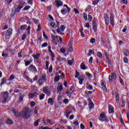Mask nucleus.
Wrapping results in <instances>:
<instances>
[{"label": "nucleus", "instance_id": "obj_1", "mask_svg": "<svg viewBox=\"0 0 129 129\" xmlns=\"http://www.w3.org/2000/svg\"><path fill=\"white\" fill-rule=\"evenodd\" d=\"M33 111L32 109L29 110L28 107H26L24 108V109L21 112L20 115L21 117H23L24 118H30L31 115H30V113Z\"/></svg>", "mask_w": 129, "mask_h": 129}, {"label": "nucleus", "instance_id": "obj_2", "mask_svg": "<svg viewBox=\"0 0 129 129\" xmlns=\"http://www.w3.org/2000/svg\"><path fill=\"white\" fill-rule=\"evenodd\" d=\"M2 95L4 98V100L3 101V103H6L7 102L8 99L9 98V92H3L1 93Z\"/></svg>", "mask_w": 129, "mask_h": 129}, {"label": "nucleus", "instance_id": "obj_3", "mask_svg": "<svg viewBox=\"0 0 129 129\" xmlns=\"http://www.w3.org/2000/svg\"><path fill=\"white\" fill-rule=\"evenodd\" d=\"M12 33H13V29L9 28L7 32L6 33V38L7 39H10V37H11V35H12Z\"/></svg>", "mask_w": 129, "mask_h": 129}, {"label": "nucleus", "instance_id": "obj_4", "mask_svg": "<svg viewBox=\"0 0 129 129\" xmlns=\"http://www.w3.org/2000/svg\"><path fill=\"white\" fill-rule=\"evenodd\" d=\"M24 4H26V3H21L17 8L15 9V13H19L20 11H21V9H23V5H24Z\"/></svg>", "mask_w": 129, "mask_h": 129}, {"label": "nucleus", "instance_id": "obj_5", "mask_svg": "<svg viewBox=\"0 0 129 129\" xmlns=\"http://www.w3.org/2000/svg\"><path fill=\"white\" fill-rule=\"evenodd\" d=\"M110 78H112V79H116V75L115 74V73H113L112 74V76L110 75L109 76V82H110V83H111L112 82V81L111 80H110Z\"/></svg>", "mask_w": 129, "mask_h": 129}, {"label": "nucleus", "instance_id": "obj_6", "mask_svg": "<svg viewBox=\"0 0 129 129\" xmlns=\"http://www.w3.org/2000/svg\"><path fill=\"white\" fill-rule=\"evenodd\" d=\"M110 22L111 25L114 26V19H113V15L112 13L110 14Z\"/></svg>", "mask_w": 129, "mask_h": 129}, {"label": "nucleus", "instance_id": "obj_7", "mask_svg": "<svg viewBox=\"0 0 129 129\" xmlns=\"http://www.w3.org/2000/svg\"><path fill=\"white\" fill-rule=\"evenodd\" d=\"M28 70L30 71H34V72H37V69H36V67L34 66L33 64H31L30 66L28 68Z\"/></svg>", "mask_w": 129, "mask_h": 129}, {"label": "nucleus", "instance_id": "obj_8", "mask_svg": "<svg viewBox=\"0 0 129 129\" xmlns=\"http://www.w3.org/2000/svg\"><path fill=\"white\" fill-rule=\"evenodd\" d=\"M55 2L56 4V7L57 8H59V7H61V6H63V2L60 0H55Z\"/></svg>", "mask_w": 129, "mask_h": 129}, {"label": "nucleus", "instance_id": "obj_9", "mask_svg": "<svg viewBox=\"0 0 129 129\" xmlns=\"http://www.w3.org/2000/svg\"><path fill=\"white\" fill-rule=\"evenodd\" d=\"M69 52H73V48L72 47V42H69Z\"/></svg>", "mask_w": 129, "mask_h": 129}, {"label": "nucleus", "instance_id": "obj_10", "mask_svg": "<svg viewBox=\"0 0 129 129\" xmlns=\"http://www.w3.org/2000/svg\"><path fill=\"white\" fill-rule=\"evenodd\" d=\"M43 91L44 92V93H45V94H46L47 95V96H50V95H51V93L50 92H49V91L48 90V89L47 88H44L43 89Z\"/></svg>", "mask_w": 129, "mask_h": 129}, {"label": "nucleus", "instance_id": "obj_11", "mask_svg": "<svg viewBox=\"0 0 129 129\" xmlns=\"http://www.w3.org/2000/svg\"><path fill=\"white\" fill-rule=\"evenodd\" d=\"M105 19V23L107 26H108V24H109V21H108V16L107 14H106L104 17Z\"/></svg>", "mask_w": 129, "mask_h": 129}, {"label": "nucleus", "instance_id": "obj_12", "mask_svg": "<svg viewBox=\"0 0 129 129\" xmlns=\"http://www.w3.org/2000/svg\"><path fill=\"white\" fill-rule=\"evenodd\" d=\"M105 115H104V114H103V113H101V114H100V116H99V120L100 121H103V119H104V118H105Z\"/></svg>", "mask_w": 129, "mask_h": 129}, {"label": "nucleus", "instance_id": "obj_13", "mask_svg": "<svg viewBox=\"0 0 129 129\" xmlns=\"http://www.w3.org/2000/svg\"><path fill=\"white\" fill-rule=\"evenodd\" d=\"M40 79L43 81H47V78L46 77V74H43L40 77Z\"/></svg>", "mask_w": 129, "mask_h": 129}, {"label": "nucleus", "instance_id": "obj_14", "mask_svg": "<svg viewBox=\"0 0 129 129\" xmlns=\"http://www.w3.org/2000/svg\"><path fill=\"white\" fill-rule=\"evenodd\" d=\"M83 76H81L79 78V83L81 85L82 84L83 82V80H84Z\"/></svg>", "mask_w": 129, "mask_h": 129}, {"label": "nucleus", "instance_id": "obj_15", "mask_svg": "<svg viewBox=\"0 0 129 129\" xmlns=\"http://www.w3.org/2000/svg\"><path fill=\"white\" fill-rule=\"evenodd\" d=\"M38 94L37 93H34L29 95L30 98H34V97H37Z\"/></svg>", "mask_w": 129, "mask_h": 129}, {"label": "nucleus", "instance_id": "obj_16", "mask_svg": "<svg viewBox=\"0 0 129 129\" xmlns=\"http://www.w3.org/2000/svg\"><path fill=\"white\" fill-rule=\"evenodd\" d=\"M89 101H90L89 102V108L90 109L93 108V107L94 106V104H93V103H92V101H91V100L90 99H89Z\"/></svg>", "mask_w": 129, "mask_h": 129}, {"label": "nucleus", "instance_id": "obj_17", "mask_svg": "<svg viewBox=\"0 0 129 129\" xmlns=\"http://www.w3.org/2000/svg\"><path fill=\"white\" fill-rule=\"evenodd\" d=\"M60 76H61L58 75L54 78V82H55V83H56V82H58V81L60 80Z\"/></svg>", "mask_w": 129, "mask_h": 129}, {"label": "nucleus", "instance_id": "obj_18", "mask_svg": "<svg viewBox=\"0 0 129 129\" xmlns=\"http://www.w3.org/2000/svg\"><path fill=\"white\" fill-rule=\"evenodd\" d=\"M19 102H22L23 101V98H24V95L22 93H20L19 95Z\"/></svg>", "mask_w": 129, "mask_h": 129}, {"label": "nucleus", "instance_id": "obj_19", "mask_svg": "<svg viewBox=\"0 0 129 129\" xmlns=\"http://www.w3.org/2000/svg\"><path fill=\"white\" fill-rule=\"evenodd\" d=\"M113 112H114V111H113V107H112V106H110L109 107V113H113Z\"/></svg>", "mask_w": 129, "mask_h": 129}, {"label": "nucleus", "instance_id": "obj_20", "mask_svg": "<svg viewBox=\"0 0 129 129\" xmlns=\"http://www.w3.org/2000/svg\"><path fill=\"white\" fill-rule=\"evenodd\" d=\"M63 90V86L62 85H60L59 86H58L57 88V92H59V91H61V90Z\"/></svg>", "mask_w": 129, "mask_h": 129}, {"label": "nucleus", "instance_id": "obj_21", "mask_svg": "<svg viewBox=\"0 0 129 129\" xmlns=\"http://www.w3.org/2000/svg\"><path fill=\"white\" fill-rule=\"evenodd\" d=\"M81 69H83V70H85L86 69V67L85 66V64L83 62H82L81 64Z\"/></svg>", "mask_w": 129, "mask_h": 129}, {"label": "nucleus", "instance_id": "obj_22", "mask_svg": "<svg viewBox=\"0 0 129 129\" xmlns=\"http://www.w3.org/2000/svg\"><path fill=\"white\" fill-rule=\"evenodd\" d=\"M40 55H41V54H40V53L36 54V55H35L34 56V59H36V60H38V59H39Z\"/></svg>", "mask_w": 129, "mask_h": 129}, {"label": "nucleus", "instance_id": "obj_23", "mask_svg": "<svg viewBox=\"0 0 129 129\" xmlns=\"http://www.w3.org/2000/svg\"><path fill=\"white\" fill-rule=\"evenodd\" d=\"M7 123L8 124H13L14 123V122H13V120L9 119L7 120Z\"/></svg>", "mask_w": 129, "mask_h": 129}, {"label": "nucleus", "instance_id": "obj_24", "mask_svg": "<svg viewBox=\"0 0 129 129\" xmlns=\"http://www.w3.org/2000/svg\"><path fill=\"white\" fill-rule=\"evenodd\" d=\"M6 83V78H4L2 79V82L1 83V86H3V84H5Z\"/></svg>", "mask_w": 129, "mask_h": 129}, {"label": "nucleus", "instance_id": "obj_25", "mask_svg": "<svg viewBox=\"0 0 129 129\" xmlns=\"http://www.w3.org/2000/svg\"><path fill=\"white\" fill-rule=\"evenodd\" d=\"M97 56L100 58V59H102V53L100 52H98Z\"/></svg>", "mask_w": 129, "mask_h": 129}, {"label": "nucleus", "instance_id": "obj_26", "mask_svg": "<svg viewBox=\"0 0 129 129\" xmlns=\"http://www.w3.org/2000/svg\"><path fill=\"white\" fill-rule=\"evenodd\" d=\"M93 29L94 32H97V25H93Z\"/></svg>", "mask_w": 129, "mask_h": 129}, {"label": "nucleus", "instance_id": "obj_27", "mask_svg": "<svg viewBox=\"0 0 129 129\" xmlns=\"http://www.w3.org/2000/svg\"><path fill=\"white\" fill-rule=\"evenodd\" d=\"M66 112L67 117V118H68V117H69V115H70V113H71V112L69 111V110H67L66 111Z\"/></svg>", "mask_w": 129, "mask_h": 129}, {"label": "nucleus", "instance_id": "obj_28", "mask_svg": "<svg viewBox=\"0 0 129 129\" xmlns=\"http://www.w3.org/2000/svg\"><path fill=\"white\" fill-rule=\"evenodd\" d=\"M86 76H88L89 79H91V78L92 77V75L89 73H86Z\"/></svg>", "mask_w": 129, "mask_h": 129}, {"label": "nucleus", "instance_id": "obj_29", "mask_svg": "<svg viewBox=\"0 0 129 129\" xmlns=\"http://www.w3.org/2000/svg\"><path fill=\"white\" fill-rule=\"evenodd\" d=\"M38 84L40 85V86H41V85H43V80L39 78L38 80Z\"/></svg>", "mask_w": 129, "mask_h": 129}, {"label": "nucleus", "instance_id": "obj_30", "mask_svg": "<svg viewBox=\"0 0 129 129\" xmlns=\"http://www.w3.org/2000/svg\"><path fill=\"white\" fill-rule=\"evenodd\" d=\"M56 32L58 33V34H60V35H64V33H61V30H60V28H57L56 29Z\"/></svg>", "mask_w": 129, "mask_h": 129}, {"label": "nucleus", "instance_id": "obj_31", "mask_svg": "<svg viewBox=\"0 0 129 129\" xmlns=\"http://www.w3.org/2000/svg\"><path fill=\"white\" fill-rule=\"evenodd\" d=\"M26 28H27V25H22L21 26L20 30H21V31H24V30H25Z\"/></svg>", "mask_w": 129, "mask_h": 129}, {"label": "nucleus", "instance_id": "obj_32", "mask_svg": "<svg viewBox=\"0 0 129 129\" xmlns=\"http://www.w3.org/2000/svg\"><path fill=\"white\" fill-rule=\"evenodd\" d=\"M44 97H45V94H42L41 95H40L39 96V99L40 100H42V99H44Z\"/></svg>", "mask_w": 129, "mask_h": 129}, {"label": "nucleus", "instance_id": "obj_33", "mask_svg": "<svg viewBox=\"0 0 129 129\" xmlns=\"http://www.w3.org/2000/svg\"><path fill=\"white\" fill-rule=\"evenodd\" d=\"M46 121H47V122H48L50 125H53V124H54V123H53V122H52V121H51V120H50V119H46Z\"/></svg>", "mask_w": 129, "mask_h": 129}, {"label": "nucleus", "instance_id": "obj_34", "mask_svg": "<svg viewBox=\"0 0 129 129\" xmlns=\"http://www.w3.org/2000/svg\"><path fill=\"white\" fill-rule=\"evenodd\" d=\"M87 89H89L90 90H92L93 89V88L92 86H90L89 85H87Z\"/></svg>", "mask_w": 129, "mask_h": 129}, {"label": "nucleus", "instance_id": "obj_35", "mask_svg": "<svg viewBox=\"0 0 129 129\" xmlns=\"http://www.w3.org/2000/svg\"><path fill=\"white\" fill-rule=\"evenodd\" d=\"M39 129H52V128H50L48 126L44 127L43 126L39 127Z\"/></svg>", "mask_w": 129, "mask_h": 129}, {"label": "nucleus", "instance_id": "obj_36", "mask_svg": "<svg viewBox=\"0 0 129 129\" xmlns=\"http://www.w3.org/2000/svg\"><path fill=\"white\" fill-rule=\"evenodd\" d=\"M80 75V74L79 73V72H78V71H76V76H75V78H78V77H79Z\"/></svg>", "mask_w": 129, "mask_h": 129}, {"label": "nucleus", "instance_id": "obj_37", "mask_svg": "<svg viewBox=\"0 0 129 129\" xmlns=\"http://www.w3.org/2000/svg\"><path fill=\"white\" fill-rule=\"evenodd\" d=\"M65 30V26H63V25H61L60 26V30L61 31V32H64V30Z\"/></svg>", "mask_w": 129, "mask_h": 129}, {"label": "nucleus", "instance_id": "obj_38", "mask_svg": "<svg viewBox=\"0 0 129 129\" xmlns=\"http://www.w3.org/2000/svg\"><path fill=\"white\" fill-rule=\"evenodd\" d=\"M31 8V6H26L24 8V11H28V10H29V9H30Z\"/></svg>", "mask_w": 129, "mask_h": 129}, {"label": "nucleus", "instance_id": "obj_39", "mask_svg": "<svg viewBox=\"0 0 129 129\" xmlns=\"http://www.w3.org/2000/svg\"><path fill=\"white\" fill-rule=\"evenodd\" d=\"M49 61H46V64H45V66H46V70H48L49 69Z\"/></svg>", "mask_w": 129, "mask_h": 129}, {"label": "nucleus", "instance_id": "obj_40", "mask_svg": "<svg viewBox=\"0 0 129 129\" xmlns=\"http://www.w3.org/2000/svg\"><path fill=\"white\" fill-rule=\"evenodd\" d=\"M103 121H105V122H108V121H109V120L108 119V118H107V117H105L103 119Z\"/></svg>", "mask_w": 129, "mask_h": 129}, {"label": "nucleus", "instance_id": "obj_41", "mask_svg": "<svg viewBox=\"0 0 129 129\" xmlns=\"http://www.w3.org/2000/svg\"><path fill=\"white\" fill-rule=\"evenodd\" d=\"M72 92H73V91L70 93L69 91L67 92V94L68 96H69V97H71V95L72 94Z\"/></svg>", "mask_w": 129, "mask_h": 129}, {"label": "nucleus", "instance_id": "obj_42", "mask_svg": "<svg viewBox=\"0 0 129 129\" xmlns=\"http://www.w3.org/2000/svg\"><path fill=\"white\" fill-rule=\"evenodd\" d=\"M35 102L34 101H31L30 103V106L31 107H34L35 106Z\"/></svg>", "mask_w": 129, "mask_h": 129}, {"label": "nucleus", "instance_id": "obj_43", "mask_svg": "<svg viewBox=\"0 0 129 129\" xmlns=\"http://www.w3.org/2000/svg\"><path fill=\"white\" fill-rule=\"evenodd\" d=\"M99 2V0H96L93 2V5H94V6H95V5H97V4H98Z\"/></svg>", "mask_w": 129, "mask_h": 129}, {"label": "nucleus", "instance_id": "obj_44", "mask_svg": "<svg viewBox=\"0 0 129 129\" xmlns=\"http://www.w3.org/2000/svg\"><path fill=\"white\" fill-rule=\"evenodd\" d=\"M50 26L52 28H55V27H56V24H55V23H54V22H51L50 23Z\"/></svg>", "mask_w": 129, "mask_h": 129}, {"label": "nucleus", "instance_id": "obj_45", "mask_svg": "<svg viewBox=\"0 0 129 129\" xmlns=\"http://www.w3.org/2000/svg\"><path fill=\"white\" fill-rule=\"evenodd\" d=\"M88 20L89 22H91V21L92 20V16H91V15H89Z\"/></svg>", "mask_w": 129, "mask_h": 129}, {"label": "nucleus", "instance_id": "obj_46", "mask_svg": "<svg viewBox=\"0 0 129 129\" xmlns=\"http://www.w3.org/2000/svg\"><path fill=\"white\" fill-rule=\"evenodd\" d=\"M83 17H84V20H85V21H87V14H86V13H84L83 14Z\"/></svg>", "mask_w": 129, "mask_h": 129}, {"label": "nucleus", "instance_id": "obj_47", "mask_svg": "<svg viewBox=\"0 0 129 129\" xmlns=\"http://www.w3.org/2000/svg\"><path fill=\"white\" fill-rule=\"evenodd\" d=\"M119 81H120V83H121V84L123 85V84H124V83L123 82V81L122 80V79H121V78L119 77Z\"/></svg>", "mask_w": 129, "mask_h": 129}, {"label": "nucleus", "instance_id": "obj_48", "mask_svg": "<svg viewBox=\"0 0 129 129\" xmlns=\"http://www.w3.org/2000/svg\"><path fill=\"white\" fill-rule=\"evenodd\" d=\"M124 54L126 56H129V50H126L124 52Z\"/></svg>", "mask_w": 129, "mask_h": 129}, {"label": "nucleus", "instance_id": "obj_49", "mask_svg": "<svg viewBox=\"0 0 129 129\" xmlns=\"http://www.w3.org/2000/svg\"><path fill=\"white\" fill-rule=\"evenodd\" d=\"M60 52H61V53H65V52H66V49L62 47L60 48Z\"/></svg>", "mask_w": 129, "mask_h": 129}, {"label": "nucleus", "instance_id": "obj_50", "mask_svg": "<svg viewBox=\"0 0 129 129\" xmlns=\"http://www.w3.org/2000/svg\"><path fill=\"white\" fill-rule=\"evenodd\" d=\"M119 100V96H118V95H116V102H118Z\"/></svg>", "mask_w": 129, "mask_h": 129}, {"label": "nucleus", "instance_id": "obj_51", "mask_svg": "<svg viewBox=\"0 0 129 129\" xmlns=\"http://www.w3.org/2000/svg\"><path fill=\"white\" fill-rule=\"evenodd\" d=\"M95 42V38H92L90 40V43L92 44H93Z\"/></svg>", "mask_w": 129, "mask_h": 129}, {"label": "nucleus", "instance_id": "obj_52", "mask_svg": "<svg viewBox=\"0 0 129 129\" xmlns=\"http://www.w3.org/2000/svg\"><path fill=\"white\" fill-rule=\"evenodd\" d=\"M121 2L124 5H127V0H121Z\"/></svg>", "mask_w": 129, "mask_h": 129}, {"label": "nucleus", "instance_id": "obj_53", "mask_svg": "<svg viewBox=\"0 0 129 129\" xmlns=\"http://www.w3.org/2000/svg\"><path fill=\"white\" fill-rule=\"evenodd\" d=\"M43 37L45 38V39H46V40H47L48 39V36H47V35H46V34L45 33L44 31H43Z\"/></svg>", "mask_w": 129, "mask_h": 129}, {"label": "nucleus", "instance_id": "obj_54", "mask_svg": "<svg viewBox=\"0 0 129 129\" xmlns=\"http://www.w3.org/2000/svg\"><path fill=\"white\" fill-rule=\"evenodd\" d=\"M52 70H53V67L52 66H50L49 69V73H51L52 72Z\"/></svg>", "mask_w": 129, "mask_h": 129}, {"label": "nucleus", "instance_id": "obj_55", "mask_svg": "<svg viewBox=\"0 0 129 129\" xmlns=\"http://www.w3.org/2000/svg\"><path fill=\"white\" fill-rule=\"evenodd\" d=\"M102 89L105 91V92H107V89H106V87L105 86H104L102 87Z\"/></svg>", "mask_w": 129, "mask_h": 129}, {"label": "nucleus", "instance_id": "obj_56", "mask_svg": "<svg viewBox=\"0 0 129 129\" xmlns=\"http://www.w3.org/2000/svg\"><path fill=\"white\" fill-rule=\"evenodd\" d=\"M123 61H124V63H127V62H128V59H127V58H126V57H124Z\"/></svg>", "mask_w": 129, "mask_h": 129}, {"label": "nucleus", "instance_id": "obj_57", "mask_svg": "<svg viewBox=\"0 0 129 129\" xmlns=\"http://www.w3.org/2000/svg\"><path fill=\"white\" fill-rule=\"evenodd\" d=\"M31 64V62L30 61H27L25 62V66H28Z\"/></svg>", "mask_w": 129, "mask_h": 129}, {"label": "nucleus", "instance_id": "obj_58", "mask_svg": "<svg viewBox=\"0 0 129 129\" xmlns=\"http://www.w3.org/2000/svg\"><path fill=\"white\" fill-rule=\"evenodd\" d=\"M53 102V99L52 98H49L48 100V103H52Z\"/></svg>", "mask_w": 129, "mask_h": 129}, {"label": "nucleus", "instance_id": "obj_59", "mask_svg": "<svg viewBox=\"0 0 129 129\" xmlns=\"http://www.w3.org/2000/svg\"><path fill=\"white\" fill-rule=\"evenodd\" d=\"M68 63L70 66H72V60H69L68 61Z\"/></svg>", "mask_w": 129, "mask_h": 129}, {"label": "nucleus", "instance_id": "obj_60", "mask_svg": "<svg viewBox=\"0 0 129 129\" xmlns=\"http://www.w3.org/2000/svg\"><path fill=\"white\" fill-rule=\"evenodd\" d=\"M26 37H27V34H24L22 36V39L23 40H25V39H26Z\"/></svg>", "mask_w": 129, "mask_h": 129}, {"label": "nucleus", "instance_id": "obj_61", "mask_svg": "<svg viewBox=\"0 0 129 129\" xmlns=\"http://www.w3.org/2000/svg\"><path fill=\"white\" fill-rule=\"evenodd\" d=\"M47 46H48V43L47 42H45L42 45V47H47Z\"/></svg>", "mask_w": 129, "mask_h": 129}, {"label": "nucleus", "instance_id": "obj_62", "mask_svg": "<svg viewBox=\"0 0 129 129\" xmlns=\"http://www.w3.org/2000/svg\"><path fill=\"white\" fill-rule=\"evenodd\" d=\"M2 56H3V57H5V58H7V57H8V56H9V54H5V53L3 52L2 54Z\"/></svg>", "mask_w": 129, "mask_h": 129}, {"label": "nucleus", "instance_id": "obj_63", "mask_svg": "<svg viewBox=\"0 0 129 129\" xmlns=\"http://www.w3.org/2000/svg\"><path fill=\"white\" fill-rule=\"evenodd\" d=\"M80 126L81 129L85 128V126H84V124H83V123H81Z\"/></svg>", "mask_w": 129, "mask_h": 129}, {"label": "nucleus", "instance_id": "obj_64", "mask_svg": "<svg viewBox=\"0 0 129 129\" xmlns=\"http://www.w3.org/2000/svg\"><path fill=\"white\" fill-rule=\"evenodd\" d=\"M73 124L75 125H79V123L78 122V121H76L74 122Z\"/></svg>", "mask_w": 129, "mask_h": 129}]
</instances>
